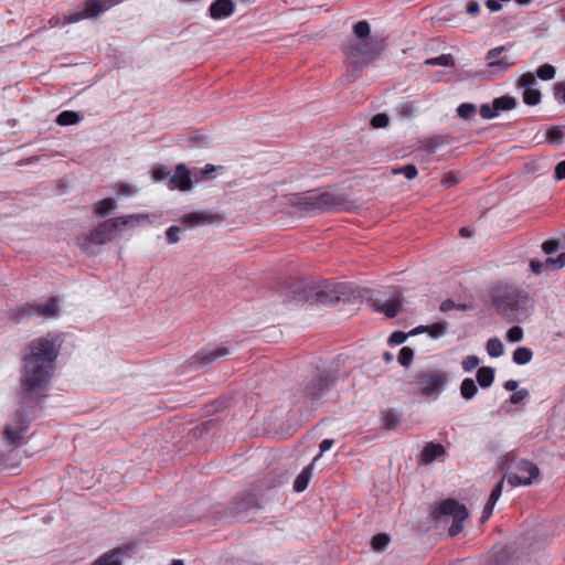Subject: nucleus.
I'll list each match as a JSON object with an SVG mask.
<instances>
[{"mask_svg": "<svg viewBox=\"0 0 565 565\" xmlns=\"http://www.w3.org/2000/svg\"><path fill=\"white\" fill-rule=\"evenodd\" d=\"M205 137L204 136H199V135H195V136H192V137H189L186 139L188 143H189V147H195L200 143H203L205 141Z\"/></svg>", "mask_w": 565, "mask_h": 565, "instance_id": "nucleus-61", "label": "nucleus"}, {"mask_svg": "<svg viewBox=\"0 0 565 565\" xmlns=\"http://www.w3.org/2000/svg\"><path fill=\"white\" fill-rule=\"evenodd\" d=\"M480 6L477 1H469L466 6V12L470 15L479 13Z\"/></svg>", "mask_w": 565, "mask_h": 565, "instance_id": "nucleus-60", "label": "nucleus"}, {"mask_svg": "<svg viewBox=\"0 0 565 565\" xmlns=\"http://www.w3.org/2000/svg\"><path fill=\"white\" fill-rule=\"evenodd\" d=\"M433 516L440 519L443 516H451L452 524L449 527V535L451 537L458 535L463 529V521L468 518L467 508L454 499H447L438 504L434 510Z\"/></svg>", "mask_w": 565, "mask_h": 565, "instance_id": "nucleus-4", "label": "nucleus"}, {"mask_svg": "<svg viewBox=\"0 0 565 565\" xmlns=\"http://www.w3.org/2000/svg\"><path fill=\"white\" fill-rule=\"evenodd\" d=\"M312 475V465L307 466L296 478L294 489L297 492H302L307 489L309 480Z\"/></svg>", "mask_w": 565, "mask_h": 565, "instance_id": "nucleus-25", "label": "nucleus"}, {"mask_svg": "<svg viewBox=\"0 0 565 565\" xmlns=\"http://www.w3.org/2000/svg\"><path fill=\"white\" fill-rule=\"evenodd\" d=\"M403 306V296L398 291H394L392 296L383 301L375 303V311L384 313L387 318L396 317Z\"/></svg>", "mask_w": 565, "mask_h": 565, "instance_id": "nucleus-16", "label": "nucleus"}, {"mask_svg": "<svg viewBox=\"0 0 565 565\" xmlns=\"http://www.w3.org/2000/svg\"><path fill=\"white\" fill-rule=\"evenodd\" d=\"M445 143V137L434 136L422 141V147L427 153H434Z\"/></svg>", "mask_w": 565, "mask_h": 565, "instance_id": "nucleus-31", "label": "nucleus"}, {"mask_svg": "<svg viewBox=\"0 0 565 565\" xmlns=\"http://www.w3.org/2000/svg\"><path fill=\"white\" fill-rule=\"evenodd\" d=\"M390 543V536L385 533H380L373 536L372 539V548L374 551L381 552L387 547Z\"/></svg>", "mask_w": 565, "mask_h": 565, "instance_id": "nucleus-37", "label": "nucleus"}, {"mask_svg": "<svg viewBox=\"0 0 565 565\" xmlns=\"http://www.w3.org/2000/svg\"><path fill=\"white\" fill-rule=\"evenodd\" d=\"M406 339H407V334H405V333H404V332H402V331H395V332H393V333L390 335L388 342H390L391 344L398 345V344L404 343Z\"/></svg>", "mask_w": 565, "mask_h": 565, "instance_id": "nucleus-53", "label": "nucleus"}, {"mask_svg": "<svg viewBox=\"0 0 565 565\" xmlns=\"http://www.w3.org/2000/svg\"><path fill=\"white\" fill-rule=\"evenodd\" d=\"M533 358V352L531 349L525 347H520L513 352V362L519 365L527 364Z\"/></svg>", "mask_w": 565, "mask_h": 565, "instance_id": "nucleus-29", "label": "nucleus"}, {"mask_svg": "<svg viewBox=\"0 0 565 565\" xmlns=\"http://www.w3.org/2000/svg\"><path fill=\"white\" fill-rule=\"evenodd\" d=\"M477 381L482 388L492 385L494 381V369L490 366H482L477 371Z\"/></svg>", "mask_w": 565, "mask_h": 565, "instance_id": "nucleus-23", "label": "nucleus"}, {"mask_svg": "<svg viewBox=\"0 0 565 565\" xmlns=\"http://www.w3.org/2000/svg\"><path fill=\"white\" fill-rule=\"evenodd\" d=\"M58 312V303L56 298H50L45 302H33L25 303L14 310H12L10 317L15 322H21L25 318L31 317H44V318H53L56 317Z\"/></svg>", "mask_w": 565, "mask_h": 565, "instance_id": "nucleus-6", "label": "nucleus"}, {"mask_svg": "<svg viewBox=\"0 0 565 565\" xmlns=\"http://www.w3.org/2000/svg\"><path fill=\"white\" fill-rule=\"evenodd\" d=\"M414 110H415L414 103L406 102L401 106L399 114H401V116L407 118L413 115Z\"/></svg>", "mask_w": 565, "mask_h": 565, "instance_id": "nucleus-54", "label": "nucleus"}, {"mask_svg": "<svg viewBox=\"0 0 565 565\" xmlns=\"http://www.w3.org/2000/svg\"><path fill=\"white\" fill-rule=\"evenodd\" d=\"M216 167L206 164L203 169H189L185 164L179 163V191H190L194 184L214 178Z\"/></svg>", "mask_w": 565, "mask_h": 565, "instance_id": "nucleus-7", "label": "nucleus"}, {"mask_svg": "<svg viewBox=\"0 0 565 565\" xmlns=\"http://www.w3.org/2000/svg\"><path fill=\"white\" fill-rule=\"evenodd\" d=\"M565 132L563 127L553 126L546 131V140L552 145H561L564 141Z\"/></svg>", "mask_w": 565, "mask_h": 565, "instance_id": "nucleus-32", "label": "nucleus"}, {"mask_svg": "<svg viewBox=\"0 0 565 565\" xmlns=\"http://www.w3.org/2000/svg\"><path fill=\"white\" fill-rule=\"evenodd\" d=\"M545 264L555 269L563 268L565 266V253H561L556 258L548 257Z\"/></svg>", "mask_w": 565, "mask_h": 565, "instance_id": "nucleus-47", "label": "nucleus"}, {"mask_svg": "<svg viewBox=\"0 0 565 565\" xmlns=\"http://www.w3.org/2000/svg\"><path fill=\"white\" fill-rule=\"evenodd\" d=\"M491 302L498 313L512 321L527 311L530 297L526 291L514 285H499L491 291Z\"/></svg>", "mask_w": 565, "mask_h": 565, "instance_id": "nucleus-2", "label": "nucleus"}, {"mask_svg": "<svg viewBox=\"0 0 565 565\" xmlns=\"http://www.w3.org/2000/svg\"><path fill=\"white\" fill-rule=\"evenodd\" d=\"M561 244L559 241L556 239H548L543 243L542 249L545 254H552L556 252L559 248Z\"/></svg>", "mask_w": 565, "mask_h": 565, "instance_id": "nucleus-51", "label": "nucleus"}, {"mask_svg": "<svg viewBox=\"0 0 565 565\" xmlns=\"http://www.w3.org/2000/svg\"><path fill=\"white\" fill-rule=\"evenodd\" d=\"M536 79L532 73L523 74L518 86L523 89V102L526 105L535 106L541 102V92L535 88Z\"/></svg>", "mask_w": 565, "mask_h": 565, "instance_id": "nucleus-13", "label": "nucleus"}, {"mask_svg": "<svg viewBox=\"0 0 565 565\" xmlns=\"http://www.w3.org/2000/svg\"><path fill=\"white\" fill-rule=\"evenodd\" d=\"M456 307H457V306H456V303H455L452 300L447 299V300H444V301L440 303L439 309H440V311H443V312H447V311H449V310H451V309H454V308H456Z\"/></svg>", "mask_w": 565, "mask_h": 565, "instance_id": "nucleus-64", "label": "nucleus"}, {"mask_svg": "<svg viewBox=\"0 0 565 565\" xmlns=\"http://www.w3.org/2000/svg\"><path fill=\"white\" fill-rule=\"evenodd\" d=\"M29 349L30 353L23 359L20 395L23 399L39 401L46 395L58 349L49 338L33 340Z\"/></svg>", "mask_w": 565, "mask_h": 565, "instance_id": "nucleus-1", "label": "nucleus"}, {"mask_svg": "<svg viewBox=\"0 0 565 565\" xmlns=\"http://www.w3.org/2000/svg\"><path fill=\"white\" fill-rule=\"evenodd\" d=\"M486 6L492 12H497L502 8V6L500 4V0H487Z\"/></svg>", "mask_w": 565, "mask_h": 565, "instance_id": "nucleus-62", "label": "nucleus"}, {"mask_svg": "<svg viewBox=\"0 0 565 565\" xmlns=\"http://www.w3.org/2000/svg\"><path fill=\"white\" fill-rule=\"evenodd\" d=\"M529 395V392L525 388H522V390H519V391H515L511 396H510V402L512 404H519L521 401H523L526 396Z\"/></svg>", "mask_w": 565, "mask_h": 565, "instance_id": "nucleus-55", "label": "nucleus"}, {"mask_svg": "<svg viewBox=\"0 0 565 565\" xmlns=\"http://www.w3.org/2000/svg\"><path fill=\"white\" fill-rule=\"evenodd\" d=\"M230 353V350L225 347H220L211 350H202L192 358L191 363L200 364L203 366L211 365L220 358H223Z\"/></svg>", "mask_w": 565, "mask_h": 565, "instance_id": "nucleus-18", "label": "nucleus"}, {"mask_svg": "<svg viewBox=\"0 0 565 565\" xmlns=\"http://www.w3.org/2000/svg\"><path fill=\"white\" fill-rule=\"evenodd\" d=\"M523 339V329L519 326L510 328L507 332V340L511 343H518Z\"/></svg>", "mask_w": 565, "mask_h": 565, "instance_id": "nucleus-42", "label": "nucleus"}, {"mask_svg": "<svg viewBox=\"0 0 565 565\" xmlns=\"http://www.w3.org/2000/svg\"><path fill=\"white\" fill-rule=\"evenodd\" d=\"M494 505L495 503H491V501L488 500L482 511L481 522H486L491 516Z\"/></svg>", "mask_w": 565, "mask_h": 565, "instance_id": "nucleus-56", "label": "nucleus"}, {"mask_svg": "<svg viewBox=\"0 0 565 565\" xmlns=\"http://www.w3.org/2000/svg\"><path fill=\"white\" fill-rule=\"evenodd\" d=\"M297 204L302 205L308 211H327L333 209L338 201L331 193H309L299 199Z\"/></svg>", "mask_w": 565, "mask_h": 565, "instance_id": "nucleus-11", "label": "nucleus"}, {"mask_svg": "<svg viewBox=\"0 0 565 565\" xmlns=\"http://www.w3.org/2000/svg\"><path fill=\"white\" fill-rule=\"evenodd\" d=\"M486 348L491 358H499L504 352L503 344L498 338L489 339Z\"/></svg>", "mask_w": 565, "mask_h": 565, "instance_id": "nucleus-34", "label": "nucleus"}, {"mask_svg": "<svg viewBox=\"0 0 565 565\" xmlns=\"http://www.w3.org/2000/svg\"><path fill=\"white\" fill-rule=\"evenodd\" d=\"M553 95L554 98L558 103L565 104V81L564 82H557L553 86Z\"/></svg>", "mask_w": 565, "mask_h": 565, "instance_id": "nucleus-44", "label": "nucleus"}, {"mask_svg": "<svg viewBox=\"0 0 565 565\" xmlns=\"http://www.w3.org/2000/svg\"><path fill=\"white\" fill-rule=\"evenodd\" d=\"M477 111V108L473 104L471 103H462L461 105H459V107L457 108V114L460 118H463V119H469L471 118Z\"/></svg>", "mask_w": 565, "mask_h": 565, "instance_id": "nucleus-40", "label": "nucleus"}, {"mask_svg": "<svg viewBox=\"0 0 565 565\" xmlns=\"http://www.w3.org/2000/svg\"><path fill=\"white\" fill-rule=\"evenodd\" d=\"M138 192V190L134 186H131L130 184L128 183H119L118 184V189H117V193L119 195H125V196H132L135 195L136 193Z\"/></svg>", "mask_w": 565, "mask_h": 565, "instance_id": "nucleus-50", "label": "nucleus"}, {"mask_svg": "<svg viewBox=\"0 0 565 565\" xmlns=\"http://www.w3.org/2000/svg\"><path fill=\"white\" fill-rule=\"evenodd\" d=\"M338 380L334 372L330 370H318L305 388V393L311 399L321 397L326 391Z\"/></svg>", "mask_w": 565, "mask_h": 565, "instance_id": "nucleus-8", "label": "nucleus"}, {"mask_svg": "<svg viewBox=\"0 0 565 565\" xmlns=\"http://www.w3.org/2000/svg\"><path fill=\"white\" fill-rule=\"evenodd\" d=\"M388 116L386 114H376L371 119V125L373 128H384L388 125Z\"/></svg>", "mask_w": 565, "mask_h": 565, "instance_id": "nucleus-46", "label": "nucleus"}, {"mask_svg": "<svg viewBox=\"0 0 565 565\" xmlns=\"http://www.w3.org/2000/svg\"><path fill=\"white\" fill-rule=\"evenodd\" d=\"M13 425H7L3 431L4 439L9 445L18 444L29 428V418L23 409H18L14 414Z\"/></svg>", "mask_w": 565, "mask_h": 565, "instance_id": "nucleus-12", "label": "nucleus"}, {"mask_svg": "<svg viewBox=\"0 0 565 565\" xmlns=\"http://www.w3.org/2000/svg\"><path fill=\"white\" fill-rule=\"evenodd\" d=\"M545 264L555 269L563 268L565 266V253H561L556 258L548 257Z\"/></svg>", "mask_w": 565, "mask_h": 565, "instance_id": "nucleus-48", "label": "nucleus"}, {"mask_svg": "<svg viewBox=\"0 0 565 565\" xmlns=\"http://www.w3.org/2000/svg\"><path fill=\"white\" fill-rule=\"evenodd\" d=\"M556 70L551 64H544L536 70V76L543 81H550L555 77Z\"/></svg>", "mask_w": 565, "mask_h": 565, "instance_id": "nucleus-38", "label": "nucleus"}, {"mask_svg": "<svg viewBox=\"0 0 565 565\" xmlns=\"http://www.w3.org/2000/svg\"><path fill=\"white\" fill-rule=\"evenodd\" d=\"M426 65H438V66H451L454 64L452 56L449 54H443L437 57L427 58L425 61Z\"/></svg>", "mask_w": 565, "mask_h": 565, "instance_id": "nucleus-39", "label": "nucleus"}, {"mask_svg": "<svg viewBox=\"0 0 565 565\" xmlns=\"http://www.w3.org/2000/svg\"><path fill=\"white\" fill-rule=\"evenodd\" d=\"M81 119L82 117L78 113L73 110H63L57 115L55 122L60 126H70L78 124Z\"/></svg>", "mask_w": 565, "mask_h": 565, "instance_id": "nucleus-26", "label": "nucleus"}, {"mask_svg": "<svg viewBox=\"0 0 565 565\" xmlns=\"http://www.w3.org/2000/svg\"><path fill=\"white\" fill-rule=\"evenodd\" d=\"M448 383V374L443 370L422 371L416 375V384L420 394L437 397Z\"/></svg>", "mask_w": 565, "mask_h": 565, "instance_id": "nucleus-5", "label": "nucleus"}, {"mask_svg": "<svg viewBox=\"0 0 565 565\" xmlns=\"http://www.w3.org/2000/svg\"><path fill=\"white\" fill-rule=\"evenodd\" d=\"M233 0H215L209 8V14L213 20H222L234 13Z\"/></svg>", "mask_w": 565, "mask_h": 565, "instance_id": "nucleus-19", "label": "nucleus"}, {"mask_svg": "<svg viewBox=\"0 0 565 565\" xmlns=\"http://www.w3.org/2000/svg\"><path fill=\"white\" fill-rule=\"evenodd\" d=\"M353 32L356 35V41L369 40L371 32L370 23L365 20H361L353 25Z\"/></svg>", "mask_w": 565, "mask_h": 565, "instance_id": "nucleus-33", "label": "nucleus"}, {"mask_svg": "<svg viewBox=\"0 0 565 565\" xmlns=\"http://www.w3.org/2000/svg\"><path fill=\"white\" fill-rule=\"evenodd\" d=\"M220 216L206 211H195L184 214L181 218V223L184 228H193L202 225H210L218 223Z\"/></svg>", "mask_w": 565, "mask_h": 565, "instance_id": "nucleus-14", "label": "nucleus"}, {"mask_svg": "<svg viewBox=\"0 0 565 565\" xmlns=\"http://www.w3.org/2000/svg\"><path fill=\"white\" fill-rule=\"evenodd\" d=\"M171 171L167 167H158L152 170V179L153 181H162L167 177H169Z\"/></svg>", "mask_w": 565, "mask_h": 565, "instance_id": "nucleus-49", "label": "nucleus"}, {"mask_svg": "<svg viewBox=\"0 0 565 565\" xmlns=\"http://www.w3.org/2000/svg\"><path fill=\"white\" fill-rule=\"evenodd\" d=\"M117 228L113 222V218H108L96 226L89 234L85 237V243L82 244L84 249H88L90 244L93 245H103L107 242H110L115 235L117 234Z\"/></svg>", "mask_w": 565, "mask_h": 565, "instance_id": "nucleus-9", "label": "nucleus"}, {"mask_svg": "<svg viewBox=\"0 0 565 565\" xmlns=\"http://www.w3.org/2000/svg\"><path fill=\"white\" fill-rule=\"evenodd\" d=\"M445 454L446 449L441 444L428 443L419 456V462L426 465L431 463L434 460L444 457Z\"/></svg>", "mask_w": 565, "mask_h": 565, "instance_id": "nucleus-20", "label": "nucleus"}, {"mask_svg": "<svg viewBox=\"0 0 565 565\" xmlns=\"http://www.w3.org/2000/svg\"><path fill=\"white\" fill-rule=\"evenodd\" d=\"M414 358V351L409 347H403L398 354V362L403 366H408Z\"/></svg>", "mask_w": 565, "mask_h": 565, "instance_id": "nucleus-41", "label": "nucleus"}, {"mask_svg": "<svg viewBox=\"0 0 565 565\" xmlns=\"http://www.w3.org/2000/svg\"><path fill=\"white\" fill-rule=\"evenodd\" d=\"M135 551L136 546L134 545L120 546L98 557L92 565H121L119 555L130 557Z\"/></svg>", "mask_w": 565, "mask_h": 565, "instance_id": "nucleus-15", "label": "nucleus"}, {"mask_svg": "<svg viewBox=\"0 0 565 565\" xmlns=\"http://www.w3.org/2000/svg\"><path fill=\"white\" fill-rule=\"evenodd\" d=\"M307 298V290L302 284H296L292 290L286 295L285 302L302 303Z\"/></svg>", "mask_w": 565, "mask_h": 565, "instance_id": "nucleus-24", "label": "nucleus"}, {"mask_svg": "<svg viewBox=\"0 0 565 565\" xmlns=\"http://www.w3.org/2000/svg\"><path fill=\"white\" fill-rule=\"evenodd\" d=\"M427 333L433 338V339H438L443 335L446 334L447 330H448V323L446 321H441V322H436V323H433L430 326H427Z\"/></svg>", "mask_w": 565, "mask_h": 565, "instance_id": "nucleus-35", "label": "nucleus"}, {"mask_svg": "<svg viewBox=\"0 0 565 565\" xmlns=\"http://www.w3.org/2000/svg\"><path fill=\"white\" fill-rule=\"evenodd\" d=\"M478 393V387L472 379H465L460 385L461 396L469 401Z\"/></svg>", "mask_w": 565, "mask_h": 565, "instance_id": "nucleus-30", "label": "nucleus"}, {"mask_svg": "<svg viewBox=\"0 0 565 565\" xmlns=\"http://www.w3.org/2000/svg\"><path fill=\"white\" fill-rule=\"evenodd\" d=\"M504 51V46H499L490 50L487 53L488 67L498 70L499 72L507 71L510 66L514 65V61L508 56L500 57Z\"/></svg>", "mask_w": 565, "mask_h": 565, "instance_id": "nucleus-17", "label": "nucleus"}, {"mask_svg": "<svg viewBox=\"0 0 565 565\" xmlns=\"http://www.w3.org/2000/svg\"><path fill=\"white\" fill-rule=\"evenodd\" d=\"M493 105L495 108V111H498V115L501 111L511 110L516 106V100L512 96H501L493 100Z\"/></svg>", "mask_w": 565, "mask_h": 565, "instance_id": "nucleus-27", "label": "nucleus"}, {"mask_svg": "<svg viewBox=\"0 0 565 565\" xmlns=\"http://www.w3.org/2000/svg\"><path fill=\"white\" fill-rule=\"evenodd\" d=\"M502 489H503V479H501L492 489L490 495H489V501H491V503H497V501L499 500L501 493H502Z\"/></svg>", "mask_w": 565, "mask_h": 565, "instance_id": "nucleus-52", "label": "nucleus"}, {"mask_svg": "<svg viewBox=\"0 0 565 565\" xmlns=\"http://www.w3.org/2000/svg\"><path fill=\"white\" fill-rule=\"evenodd\" d=\"M555 178L557 180L565 179V160L558 162L555 167Z\"/></svg>", "mask_w": 565, "mask_h": 565, "instance_id": "nucleus-57", "label": "nucleus"}, {"mask_svg": "<svg viewBox=\"0 0 565 565\" xmlns=\"http://www.w3.org/2000/svg\"><path fill=\"white\" fill-rule=\"evenodd\" d=\"M547 266L544 263L542 262H539V260H531L530 263V267H531V270L535 274V275H540L542 271H543V268Z\"/></svg>", "mask_w": 565, "mask_h": 565, "instance_id": "nucleus-58", "label": "nucleus"}, {"mask_svg": "<svg viewBox=\"0 0 565 565\" xmlns=\"http://www.w3.org/2000/svg\"><path fill=\"white\" fill-rule=\"evenodd\" d=\"M479 363L480 359L477 355H468L462 360L461 366L465 372H471L479 365Z\"/></svg>", "mask_w": 565, "mask_h": 565, "instance_id": "nucleus-43", "label": "nucleus"}, {"mask_svg": "<svg viewBox=\"0 0 565 565\" xmlns=\"http://www.w3.org/2000/svg\"><path fill=\"white\" fill-rule=\"evenodd\" d=\"M382 422L385 429L392 430L399 425L401 419L396 412L386 409L382 413Z\"/></svg>", "mask_w": 565, "mask_h": 565, "instance_id": "nucleus-28", "label": "nucleus"}, {"mask_svg": "<svg viewBox=\"0 0 565 565\" xmlns=\"http://www.w3.org/2000/svg\"><path fill=\"white\" fill-rule=\"evenodd\" d=\"M333 439H323L320 443V454L315 458L317 460L323 452L328 451L333 446Z\"/></svg>", "mask_w": 565, "mask_h": 565, "instance_id": "nucleus-59", "label": "nucleus"}, {"mask_svg": "<svg viewBox=\"0 0 565 565\" xmlns=\"http://www.w3.org/2000/svg\"><path fill=\"white\" fill-rule=\"evenodd\" d=\"M149 214H130L125 216L113 217V222L117 232L122 231L126 227H134L142 221H149Z\"/></svg>", "mask_w": 565, "mask_h": 565, "instance_id": "nucleus-21", "label": "nucleus"}, {"mask_svg": "<svg viewBox=\"0 0 565 565\" xmlns=\"http://www.w3.org/2000/svg\"><path fill=\"white\" fill-rule=\"evenodd\" d=\"M391 173L393 175L403 174L407 180H413L417 177L418 171L414 164H407L402 168H393Z\"/></svg>", "mask_w": 565, "mask_h": 565, "instance_id": "nucleus-36", "label": "nucleus"}, {"mask_svg": "<svg viewBox=\"0 0 565 565\" xmlns=\"http://www.w3.org/2000/svg\"><path fill=\"white\" fill-rule=\"evenodd\" d=\"M167 238L169 243H177V225H171L167 230Z\"/></svg>", "mask_w": 565, "mask_h": 565, "instance_id": "nucleus-63", "label": "nucleus"}, {"mask_svg": "<svg viewBox=\"0 0 565 565\" xmlns=\"http://www.w3.org/2000/svg\"><path fill=\"white\" fill-rule=\"evenodd\" d=\"M518 473H510L508 476V482L512 487L518 486H530L534 479L539 478L540 469L532 461L522 459L516 465Z\"/></svg>", "mask_w": 565, "mask_h": 565, "instance_id": "nucleus-10", "label": "nucleus"}, {"mask_svg": "<svg viewBox=\"0 0 565 565\" xmlns=\"http://www.w3.org/2000/svg\"><path fill=\"white\" fill-rule=\"evenodd\" d=\"M116 201L111 198H107L94 204V213L99 217H104L110 214L114 210H116Z\"/></svg>", "mask_w": 565, "mask_h": 565, "instance_id": "nucleus-22", "label": "nucleus"}, {"mask_svg": "<svg viewBox=\"0 0 565 565\" xmlns=\"http://www.w3.org/2000/svg\"><path fill=\"white\" fill-rule=\"evenodd\" d=\"M480 115L484 119H492L498 116V111H495L494 105L482 104L480 106Z\"/></svg>", "mask_w": 565, "mask_h": 565, "instance_id": "nucleus-45", "label": "nucleus"}, {"mask_svg": "<svg viewBox=\"0 0 565 565\" xmlns=\"http://www.w3.org/2000/svg\"><path fill=\"white\" fill-rule=\"evenodd\" d=\"M344 52L349 65L355 70H361L381 53V49L373 40L350 41L345 45Z\"/></svg>", "mask_w": 565, "mask_h": 565, "instance_id": "nucleus-3", "label": "nucleus"}]
</instances>
